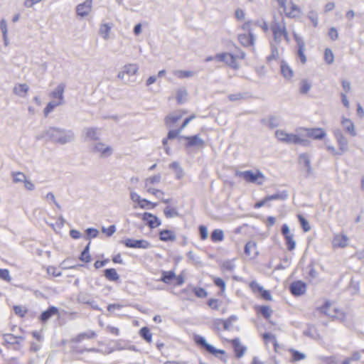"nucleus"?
<instances>
[{"label": "nucleus", "instance_id": "obj_1", "mask_svg": "<svg viewBox=\"0 0 364 364\" xmlns=\"http://www.w3.org/2000/svg\"><path fill=\"white\" fill-rule=\"evenodd\" d=\"M75 133L70 129H61L50 127L43 132L38 139H43L61 145L70 143L74 141Z\"/></svg>", "mask_w": 364, "mask_h": 364}, {"label": "nucleus", "instance_id": "obj_2", "mask_svg": "<svg viewBox=\"0 0 364 364\" xmlns=\"http://www.w3.org/2000/svg\"><path fill=\"white\" fill-rule=\"evenodd\" d=\"M270 28L273 33L274 39L277 43H280L282 38L287 41H289V37L284 18L278 21L274 15Z\"/></svg>", "mask_w": 364, "mask_h": 364}, {"label": "nucleus", "instance_id": "obj_3", "mask_svg": "<svg viewBox=\"0 0 364 364\" xmlns=\"http://www.w3.org/2000/svg\"><path fill=\"white\" fill-rule=\"evenodd\" d=\"M236 176L244 178L248 183H255L257 185H262L264 181V176L259 171H257L256 172L251 170L237 171L236 173Z\"/></svg>", "mask_w": 364, "mask_h": 364}, {"label": "nucleus", "instance_id": "obj_4", "mask_svg": "<svg viewBox=\"0 0 364 364\" xmlns=\"http://www.w3.org/2000/svg\"><path fill=\"white\" fill-rule=\"evenodd\" d=\"M89 149L91 153L99 155L100 158H108L113 153L112 146L102 142L91 143Z\"/></svg>", "mask_w": 364, "mask_h": 364}, {"label": "nucleus", "instance_id": "obj_5", "mask_svg": "<svg viewBox=\"0 0 364 364\" xmlns=\"http://www.w3.org/2000/svg\"><path fill=\"white\" fill-rule=\"evenodd\" d=\"M275 135L278 140L289 144H305L306 141L300 136L294 134H288L284 130H277Z\"/></svg>", "mask_w": 364, "mask_h": 364}, {"label": "nucleus", "instance_id": "obj_6", "mask_svg": "<svg viewBox=\"0 0 364 364\" xmlns=\"http://www.w3.org/2000/svg\"><path fill=\"white\" fill-rule=\"evenodd\" d=\"M194 341L200 348L215 357H218L219 354L224 355L225 353V350L216 349L214 346L208 343L205 338L200 335L195 336Z\"/></svg>", "mask_w": 364, "mask_h": 364}, {"label": "nucleus", "instance_id": "obj_7", "mask_svg": "<svg viewBox=\"0 0 364 364\" xmlns=\"http://www.w3.org/2000/svg\"><path fill=\"white\" fill-rule=\"evenodd\" d=\"M333 134L338 145L339 151L343 154L346 152L348 149V140L345 136L342 130L338 128L334 129Z\"/></svg>", "mask_w": 364, "mask_h": 364}, {"label": "nucleus", "instance_id": "obj_8", "mask_svg": "<svg viewBox=\"0 0 364 364\" xmlns=\"http://www.w3.org/2000/svg\"><path fill=\"white\" fill-rule=\"evenodd\" d=\"M341 124L344 132L351 136H357V132L353 122L344 116L341 118Z\"/></svg>", "mask_w": 364, "mask_h": 364}, {"label": "nucleus", "instance_id": "obj_9", "mask_svg": "<svg viewBox=\"0 0 364 364\" xmlns=\"http://www.w3.org/2000/svg\"><path fill=\"white\" fill-rule=\"evenodd\" d=\"M92 0H85L83 3L76 6L77 15L80 17L87 16L92 11Z\"/></svg>", "mask_w": 364, "mask_h": 364}, {"label": "nucleus", "instance_id": "obj_10", "mask_svg": "<svg viewBox=\"0 0 364 364\" xmlns=\"http://www.w3.org/2000/svg\"><path fill=\"white\" fill-rule=\"evenodd\" d=\"M319 310L321 313L333 318L342 319L343 317L342 313H341V316H340V311H338L336 308L333 309L331 304L328 301L326 302L323 306L320 307Z\"/></svg>", "mask_w": 364, "mask_h": 364}, {"label": "nucleus", "instance_id": "obj_11", "mask_svg": "<svg viewBox=\"0 0 364 364\" xmlns=\"http://www.w3.org/2000/svg\"><path fill=\"white\" fill-rule=\"evenodd\" d=\"M215 58L218 62H225L229 66L237 68V63L235 60V58L233 55L228 53H222L217 54L215 56Z\"/></svg>", "mask_w": 364, "mask_h": 364}, {"label": "nucleus", "instance_id": "obj_12", "mask_svg": "<svg viewBox=\"0 0 364 364\" xmlns=\"http://www.w3.org/2000/svg\"><path fill=\"white\" fill-rule=\"evenodd\" d=\"M82 133L85 141H95L96 142L100 137V130L98 128H85Z\"/></svg>", "mask_w": 364, "mask_h": 364}, {"label": "nucleus", "instance_id": "obj_13", "mask_svg": "<svg viewBox=\"0 0 364 364\" xmlns=\"http://www.w3.org/2000/svg\"><path fill=\"white\" fill-rule=\"evenodd\" d=\"M180 138L187 140V144H186L187 147H191V146L203 147L205 145L204 140L203 139H201L198 134L191 136H181Z\"/></svg>", "mask_w": 364, "mask_h": 364}, {"label": "nucleus", "instance_id": "obj_14", "mask_svg": "<svg viewBox=\"0 0 364 364\" xmlns=\"http://www.w3.org/2000/svg\"><path fill=\"white\" fill-rule=\"evenodd\" d=\"M306 284L301 281H296L290 285V291L294 296H301L306 292Z\"/></svg>", "mask_w": 364, "mask_h": 364}, {"label": "nucleus", "instance_id": "obj_15", "mask_svg": "<svg viewBox=\"0 0 364 364\" xmlns=\"http://www.w3.org/2000/svg\"><path fill=\"white\" fill-rule=\"evenodd\" d=\"M348 237L344 234H337L334 236L332 245L334 248H343L348 245Z\"/></svg>", "mask_w": 364, "mask_h": 364}, {"label": "nucleus", "instance_id": "obj_16", "mask_svg": "<svg viewBox=\"0 0 364 364\" xmlns=\"http://www.w3.org/2000/svg\"><path fill=\"white\" fill-rule=\"evenodd\" d=\"M238 40L243 46L249 47L254 45L255 36L253 33H242L238 36Z\"/></svg>", "mask_w": 364, "mask_h": 364}, {"label": "nucleus", "instance_id": "obj_17", "mask_svg": "<svg viewBox=\"0 0 364 364\" xmlns=\"http://www.w3.org/2000/svg\"><path fill=\"white\" fill-rule=\"evenodd\" d=\"M65 88V85L63 83L59 84L56 88L53 90L50 94V97L57 99L58 102H62V104H64V90Z\"/></svg>", "mask_w": 364, "mask_h": 364}, {"label": "nucleus", "instance_id": "obj_18", "mask_svg": "<svg viewBox=\"0 0 364 364\" xmlns=\"http://www.w3.org/2000/svg\"><path fill=\"white\" fill-rule=\"evenodd\" d=\"M245 253L247 256L255 258L258 255L257 243L255 241H249L245 246Z\"/></svg>", "mask_w": 364, "mask_h": 364}, {"label": "nucleus", "instance_id": "obj_19", "mask_svg": "<svg viewBox=\"0 0 364 364\" xmlns=\"http://www.w3.org/2000/svg\"><path fill=\"white\" fill-rule=\"evenodd\" d=\"M142 219L147 222V225L151 228H154L161 225L160 220L155 215L149 213H144Z\"/></svg>", "mask_w": 364, "mask_h": 364}, {"label": "nucleus", "instance_id": "obj_20", "mask_svg": "<svg viewBox=\"0 0 364 364\" xmlns=\"http://www.w3.org/2000/svg\"><path fill=\"white\" fill-rule=\"evenodd\" d=\"M285 14L287 17L289 18H296L298 17L301 14V10L299 7L296 5L292 1L290 2V6L288 9L286 6V10H284Z\"/></svg>", "mask_w": 364, "mask_h": 364}, {"label": "nucleus", "instance_id": "obj_21", "mask_svg": "<svg viewBox=\"0 0 364 364\" xmlns=\"http://www.w3.org/2000/svg\"><path fill=\"white\" fill-rule=\"evenodd\" d=\"M326 135V132L321 128H314L307 131V136L314 139H323Z\"/></svg>", "mask_w": 364, "mask_h": 364}, {"label": "nucleus", "instance_id": "obj_22", "mask_svg": "<svg viewBox=\"0 0 364 364\" xmlns=\"http://www.w3.org/2000/svg\"><path fill=\"white\" fill-rule=\"evenodd\" d=\"M112 23H103L100 26L99 34L102 37L104 40H107L109 38V33L112 28Z\"/></svg>", "mask_w": 364, "mask_h": 364}, {"label": "nucleus", "instance_id": "obj_23", "mask_svg": "<svg viewBox=\"0 0 364 364\" xmlns=\"http://www.w3.org/2000/svg\"><path fill=\"white\" fill-rule=\"evenodd\" d=\"M299 161L305 166L307 176L310 175L312 172L310 156L307 154H301L299 156Z\"/></svg>", "mask_w": 364, "mask_h": 364}, {"label": "nucleus", "instance_id": "obj_24", "mask_svg": "<svg viewBox=\"0 0 364 364\" xmlns=\"http://www.w3.org/2000/svg\"><path fill=\"white\" fill-rule=\"evenodd\" d=\"M280 68L281 73L285 79L291 80L294 77L293 70L285 61H282Z\"/></svg>", "mask_w": 364, "mask_h": 364}, {"label": "nucleus", "instance_id": "obj_25", "mask_svg": "<svg viewBox=\"0 0 364 364\" xmlns=\"http://www.w3.org/2000/svg\"><path fill=\"white\" fill-rule=\"evenodd\" d=\"M232 343L234 348L236 357L241 358L246 350V347L241 345L239 338L233 339L232 341Z\"/></svg>", "mask_w": 364, "mask_h": 364}, {"label": "nucleus", "instance_id": "obj_26", "mask_svg": "<svg viewBox=\"0 0 364 364\" xmlns=\"http://www.w3.org/2000/svg\"><path fill=\"white\" fill-rule=\"evenodd\" d=\"M183 114L180 112H175L168 114L166 119L165 122L167 127H171L173 124L181 119Z\"/></svg>", "mask_w": 364, "mask_h": 364}, {"label": "nucleus", "instance_id": "obj_27", "mask_svg": "<svg viewBox=\"0 0 364 364\" xmlns=\"http://www.w3.org/2000/svg\"><path fill=\"white\" fill-rule=\"evenodd\" d=\"M160 240L164 242H173L176 240V234L173 231L164 230L159 232Z\"/></svg>", "mask_w": 364, "mask_h": 364}, {"label": "nucleus", "instance_id": "obj_28", "mask_svg": "<svg viewBox=\"0 0 364 364\" xmlns=\"http://www.w3.org/2000/svg\"><path fill=\"white\" fill-rule=\"evenodd\" d=\"M58 314V309L55 306H50L46 311L41 315V320L43 322L47 321L50 318Z\"/></svg>", "mask_w": 364, "mask_h": 364}, {"label": "nucleus", "instance_id": "obj_29", "mask_svg": "<svg viewBox=\"0 0 364 364\" xmlns=\"http://www.w3.org/2000/svg\"><path fill=\"white\" fill-rule=\"evenodd\" d=\"M96 337V333L93 331H89L78 334L75 338L74 341L76 343H80L85 339H92Z\"/></svg>", "mask_w": 364, "mask_h": 364}, {"label": "nucleus", "instance_id": "obj_30", "mask_svg": "<svg viewBox=\"0 0 364 364\" xmlns=\"http://www.w3.org/2000/svg\"><path fill=\"white\" fill-rule=\"evenodd\" d=\"M29 90L26 84H18L14 87V93L20 97H25Z\"/></svg>", "mask_w": 364, "mask_h": 364}, {"label": "nucleus", "instance_id": "obj_31", "mask_svg": "<svg viewBox=\"0 0 364 364\" xmlns=\"http://www.w3.org/2000/svg\"><path fill=\"white\" fill-rule=\"evenodd\" d=\"M122 70L126 75L132 76L136 74L139 70V66L134 63L127 64L123 66Z\"/></svg>", "mask_w": 364, "mask_h": 364}, {"label": "nucleus", "instance_id": "obj_32", "mask_svg": "<svg viewBox=\"0 0 364 364\" xmlns=\"http://www.w3.org/2000/svg\"><path fill=\"white\" fill-rule=\"evenodd\" d=\"M4 342L9 344H18V340H23L22 336H16L11 333H6L3 336Z\"/></svg>", "mask_w": 364, "mask_h": 364}, {"label": "nucleus", "instance_id": "obj_33", "mask_svg": "<svg viewBox=\"0 0 364 364\" xmlns=\"http://www.w3.org/2000/svg\"><path fill=\"white\" fill-rule=\"evenodd\" d=\"M105 277L109 281H117L119 278L115 269L110 268L105 270Z\"/></svg>", "mask_w": 364, "mask_h": 364}, {"label": "nucleus", "instance_id": "obj_34", "mask_svg": "<svg viewBox=\"0 0 364 364\" xmlns=\"http://www.w3.org/2000/svg\"><path fill=\"white\" fill-rule=\"evenodd\" d=\"M169 168L174 170L177 179H181L183 176V169L177 161H174L169 165Z\"/></svg>", "mask_w": 364, "mask_h": 364}, {"label": "nucleus", "instance_id": "obj_35", "mask_svg": "<svg viewBox=\"0 0 364 364\" xmlns=\"http://www.w3.org/2000/svg\"><path fill=\"white\" fill-rule=\"evenodd\" d=\"M176 277V275L173 271H169V272L163 271L162 277L160 280L166 284H169Z\"/></svg>", "mask_w": 364, "mask_h": 364}, {"label": "nucleus", "instance_id": "obj_36", "mask_svg": "<svg viewBox=\"0 0 364 364\" xmlns=\"http://www.w3.org/2000/svg\"><path fill=\"white\" fill-rule=\"evenodd\" d=\"M210 237L212 241L214 242H221L224 239L223 231L220 229H215L212 232Z\"/></svg>", "mask_w": 364, "mask_h": 364}, {"label": "nucleus", "instance_id": "obj_37", "mask_svg": "<svg viewBox=\"0 0 364 364\" xmlns=\"http://www.w3.org/2000/svg\"><path fill=\"white\" fill-rule=\"evenodd\" d=\"M139 335L149 343L152 341V334L147 327H143L139 331Z\"/></svg>", "mask_w": 364, "mask_h": 364}, {"label": "nucleus", "instance_id": "obj_38", "mask_svg": "<svg viewBox=\"0 0 364 364\" xmlns=\"http://www.w3.org/2000/svg\"><path fill=\"white\" fill-rule=\"evenodd\" d=\"M161 179V174L158 173L156 175L152 176L145 179L144 181V186H151L153 184H156L160 183Z\"/></svg>", "mask_w": 364, "mask_h": 364}, {"label": "nucleus", "instance_id": "obj_39", "mask_svg": "<svg viewBox=\"0 0 364 364\" xmlns=\"http://www.w3.org/2000/svg\"><path fill=\"white\" fill-rule=\"evenodd\" d=\"M311 87V84L306 79L300 82L299 92L301 94H307Z\"/></svg>", "mask_w": 364, "mask_h": 364}, {"label": "nucleus", "instance_id": "obj_40", "mask_svg": "<svg viewBox=\"0 0 364 364\" xmlns=\"http://www.w3.org/2000/svg\"><path fill=\"white\" fill-rule=\"evenodd\" d=\"M173 75L178 78L191 77L193 76L194 73L188 70H176L173 72Z\"/></svg>", "mask_w": 364, "mask_h": 364}, {"label": "nucleus", "instance_id": "obj_41", "mask_svg": "<svg viewBox=\"0 0 364 364\" xmlns=\"http://www.w3.org/2000/svg\"><path fill=\"white\" fill-rule=\"evenodd\" d=\"M188 92L184 88H181L177 91V102L178 104H183L187 100Z\"/></svg>", "mask_w": 364, "mask_h": 364}, {"label": "nucleus", "instance_id": "obj_42", "mask_svg": "<svg viewBox=\"0 0 364 364\" xmlns=\"http://www.w3.org/2000/svg\"><path fill=\"white\" fill-rule=\"evenodd\" d=\"M130 198L133 201L138 202L140 208H144V204H142V203H146L149 204H151V203L146 199H141L139 195L134 192L131 193Z\"/></svg>", "mask_w": 364, "mask_h": 364}, {"label": "nucleus", "instance_id": "obj_43", "mask_svg": "<svg viewBox=\"0 0 364 364\" xmlns=\"http://www.w3.org/2000/svg\"><path fill=\"white\" fill-rule=\"evenodd\" d=\"M262 122L265 123L266 125L270 129L275 128L279 125L278 118L274 116H271L267 122L265 119H262Z\"/></svg>", "mask_w": 364, "mask_h": 364}, {"label": "nucleus", "instance_id": "obj_44", "mask_svg": "<svg viewBox=\"0 0 364 364\" xmlns=\"http://www.w3.org/2000/svg\"><path fill=\"white\" fill-rule=\"evenodd\" d=\"M62 102H58V101H51L48 102L47 106L44 109V114L47 116L50 112H53V109L60 105H62Z\"/></svg>", "mask_w": 364, "mask_h": 364}, {"label": "nucleus", "instance_id": "obj_45", "mask_svg": "<svg viewBox=\"0 0 364 364\" xmlns=\"http://www.w3.org/2000/svg\"><path fill=\"white\" fill-rule=\"evenodd\" d=\"M259 311L265 318H269L272 314V310L268 306H262L259 307Z\"/></svg>", "mask_w": 364, "mask_h": 364}, {"label": "nucleus", "instance_id": "obj_46", "mask_svg": "<svg viewBox=\"0 0 364 364\" xmlns=\"http://www.w3.org/2000/svg\"><path fill=\"white\" fill-rule=\"evenodd\" d=\"M324 60L326 63L331 65L333 63L334 55L332 50L330 48H326L324 51Z\"/></svg>", "mask_w": 364, "mask_h": 364}, {"label": "nucleus", "instance_id": "obj_47", "mask_svg": "<svg viewBox=\"0 0 364 364\" xmlns=\"http://www.w3.org/2000/svg\"><path fill=\"white\" fill-rule=\"evenodd\" d=\"M287 198V194L285 193H277L266 197V200L271 201L274 200H285Z\"/></svg>", "mask_w": 364, "mask_h": 364}, {"label": "nucleus", "instance_id": "obj_48", "mask_svg": "<svg viewBox=\"0 0 364 364\" xmlns=\"http://www.w3.org/2000/svg\"><path fill=\"white\" fill-rule=\"evenodd\" d=\"M151 247V244L146 240H136L135 248L146 250Z\"/></svg>", "mask_w": 364, "mask_h": 364}, {"label": "nucleus", "instance_id": "obj_49", "mask_svg": "<svg viewBox=\"0 0 364 364\" xmlns=\"http://www.w3.org/2000/svg\"><path fill=\"white\" fill-rule=\"evenodd\" d=\"M193 291L198 298H205L208 296V292L204 288L202 287H193Z\"/></svg>", "mask_w": 364, "mask_h": 364}, {"label": "nucleus", "instance_id": "obj_50", "mask_svg": "<svg viewBox=\"0 0 364 364\" xmlns=\"http://www.w3.org/2000/svg\"><path fill=\"white\" fill-rule=\"evenodd\" d=\"M285 240H286V245H287V249L289 251H292L293 250H294L295 246H296V242L293 238V235H291L285 237Z\"/></svg>", "mask_w": 364, "mask_h": 364}, {"label": "nucleus", "instance_id": "obj_51", "mask_svg": "<svg viewBox=\"0 0 364 364\" xmlns=\"http://www.w3.org/2000/svg\"><path fill=\"white\" fill-rule=\"evenodd\" d=\"M298 219L304 232H308L311 230V226L309 222L301 215H298Z\"/></svg>", "mask_w": 364, "mask_h": 364}, {"label": "nucleus", "instance_id": "obj_52", "mask_svg": "<svg viewBox=\"0 0 364 364\" xmlns=\"http://www.w3.org/2000/svg\"><path fill=\"white\" fill-rule=\"evenodd\" d=\"M290 352L292 354L294 361H299L306 358V355L304 353H302L296 350L291 349Z\"/></svg>", "mask_w": 364, "mask_h": 364}, {"label": "nucleus", "instance_id": "obj_53", "mask_svg": "<svg viewBox=\"0 0 364 364\" xmlns=\"http://www.w3.org/2000/svg\"><path fill=\"white\" fill-rule=\"evenodd\" d=\"M13 181L14 183L24 182L26 179V176L21 172H16L12 173Z\"/></svg>", "mask_w": 364, "mask_h": 364}, {"label": "nucleus", "instance_id": "obj_54", "mask_svg": "<svg viewBox=\"0 0 364 364\" xmlns=\"http://www.w3.org/2000/svg\"><path fill=\"white\" fill-rule=\"evenodd\" d=\"M218 323H223V328L225 330H229L232 324V321L228 318L226 320L223 319H215L214 321V324L216 325Z\"/></svg>", "mask_w": 364, "mask_h": 364}, {"label": "nucleus", "instance_id": "obj_55", "mask_svg": "<svg viewBox=\"0 0 364 364\" xmlns=\"http://www.w3.org/2000/svg\"><path fill=\"white\" fill-rule=\"evenodd\" d=\"M164 213L166 218H173L178 215L177 211L169 206L164 208Z\"/></svg>", "mask_w": 364, "mask_h": 364}, {"label": "nucleus", "instance_id": "obj_56", "mask_svg": "<svg viewBox=\"0 0 364 364\" xmlns=\"http://www.w3.org/2000/svg\"><path fill=\"white\" fill-rule=\"evenodd\" d=\"M0 279L10 282L11 280V277L10 276L9 271L6 269H0Z\"/></svg>", "mask_w": 364, "mask_h": 364}, {"label": "nucleus", "instance_id": "obj_57", "mask_svg": "<svg viewBox=\"0 0 364 364\" xmlns=\"http://www.w3.org/2000/svg\"><path fill=\"white\" fill-rule=\"evenodd\" d=\"M188 257V262H191L192 264H196L198 263H200L199 258L196 257V255L193 253L192 251H189L187 253Z\"/></svg>", "mask_w": 364, "mask_h": 364}, {"label": "nucleus", "instance_id": "obj_58", "mask_svg": "<svg viewBox=\"0 0 364 364\" xmlns=\"http://www.w3.org/2000/svg\"><path fill=\"white\" fill-rule=\"evenodd\" d=\"M294 37L296 42L298 49H305V43L303 38L299 36L296 33H294Z\"/></svg>", "mask_w": 364, "mask_h": 364}, {"label": "nucleus", "instance_id": "obj_59", "mask_svg": "<svg viewBox=\"0 0 364 364\" xmlns=\"http://www.w3.org/2000/svg\"><path fill=\"white\" fill-rule=\"evenodd\" d=\"M228 98L232 102L240 101L245 99V94L240 92L231 94L228 96Z\"/></svg>", "mask_w": 364, "mask_h": 364}, {"label": "nucleus", "instance_id": "obj_60", "mask_svg": "<svg viewBox=\"0 0 364 364\" xmlns=\"http://www.w3.org/2000/svg\"><path fill=\"white\" fill-rule=\"evenodd\" d=\"M102 232L105 233L108 237H111L116 231L115 225H110L109 228L103 227L102 228Z\"/></svg>", "mask_w": 364, "mask_h": 364}, {"label": "nucleus", "instance_id": "obj_61", "mask_svg": "<svg viewBox=\"0 0 364 364\" xmlns=\"http://www.w3.org/2000/svg\"><path fill=\"white\" fill-rule=\"evenodd\" d=\"M208 305L214 310H218L220 307V301L218 299H210L208 301Z\"/></svg>", "mask_w": 364, "mask_h": 364}, {"label": "nucleus", "instance_id": "obj_62", "mask_svg": "<svg viewBox=\"0 0 364 364\" xmlns=\"http://www.w3.org/2000/svg\"><path fill=\"white\" fill-rule=\"evenodd\" d=\"M250 287L253 292L255 293H260L262 290L263 287L259 285L257 282H252L250 284Z\"/></svg>", "mask_w": 364, "mask_h": 364}, {"label": "nucleus", "instance_id": "obj_63", "mask_svg": "<svg viewBox=\"0 0 364 364\" xmlns=\"http://www.w3.org/2000/svg\"><path fill=\"white\" fill-rule=\"evenodd\" d=\"M279 56V50L276 47L272 46V54L269 56H267V61L270 62L272 60H275Z\"/></svg>", "mask_w": 364, "mask_h": 364}, {"label": "nucleus", "instance_id": "obj_64", "mask_svg": "<svg viewBox=\"0 0 364 364\" xmlns=\"http://www.w3.org/2000/svg\"><path fill=\"white\" fill-rule=\"evenodd\" d=\"M47 272L53 277H59L61 275V272L55 267L50 266L47 269Z\"/></svg>", "mask_w": 364, "mask_h": 364}]
</instances>
